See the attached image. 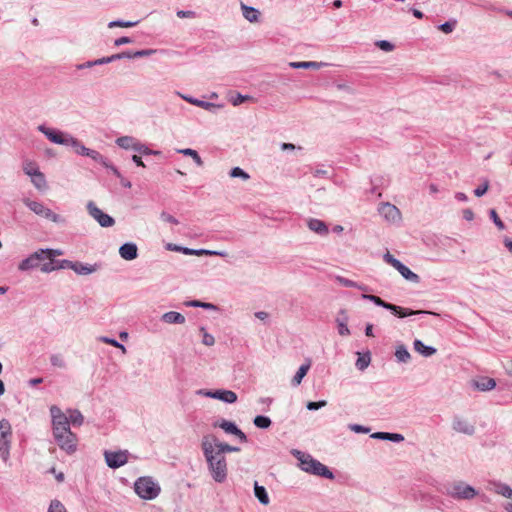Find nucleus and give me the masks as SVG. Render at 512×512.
I'll return each instance as SVG.
<instances>
[{
  "label": "nucleus",
  "instance_id": "obj_15",
  "mask_svg": "<svg viewBox=\"0 0 512 512\" xmlns=\"http://www.w3.org/2000/svg\"><path fill=\"white\" fill-rule=\"evenodd\" d=\"M46 259L44 249L32 253L29 257L21 261L18 268L21 271H27L39 266L40 262Z\"/></svg>",
  "mask_w": 512,
  "mask_h": 512
},
{
  "label": "nucleus",
  "instance_id": "obj_57",
  "mask_svg": "<svg viewBox=\"0 0 512 512\" xmlns=\"http://www.w3.org/2000/svg\"><path fill=\"white\" fill-rule=\"evenodd\" d=\"M336 280L339 284H341L344 287H353L354 288L357 286V282H354L352 280H349V279L341 277V276H337Z\"/></svg>",
  "mask_w": 512,
  "mask_h": 512
},
{
  "label": "nucleus",
  "instance_id": "obj_5",
  "mask_svg": "<svg viewBox=\"0 0 512 512\" xmlns=\"http://www.w3.org/2000/svg\"><path fill=\"white\" fill-rule=\"evenodd\" d=\"M446 494L455 500H471L478 492L464 481H455L446 487Z\"/></svg>",
  "mask_w": 512,
  "mask_h": 512
},
{
  "label": "nucleus",
  "instance_id": "obj_7",
  "mask_svg": "<svg viewBox=\"0 0 512 512\" xmlns=\"http://www.w3.org/2000/svg\"><path fill=\"white\" fill-rule=\"evenodd\" d=\"M383 259L386 263L390 264L392 267H394L404 279L407 281H410L412 283H418L420 278L419 276L412 272L407 266H405L403 263H401L398 259H396L392 254L389 252L385 253L383 256Z\"/></svg>",
  "mask_w": 512,
  "mask_h": 512
},
{
  "label": "nucleus",
  "instance_id": "obj_54",
  "mask_svg": "<svg viewBox=\"0 0 512 512\" xmlns=\"http://www.w3.org/2000/svg\"><path fill=\"white\" fill-rule=\"evenodd\" d=\"M326 405H327V401L326 400H321V401H318V402L310 401V402H308L306 404V408L308 410L312 411V410H318V409H320L322 407H325Z\"/></svg>",
  "mask_w": 512,
  "mask_h": 512
},
{
  "label": "nucleus",
  "instance_id": "obj_20",
  "mask_svg": "<svg viewBox=\"0 0 512 512\" xmlns=\"http://www.w3.org/2000/svg\"><path fill=\"white\" fill-rule=\"evenodd\" d=\"M137 251H138V249H137L136 244H134L132 242L125 243L119 248V254H120L121 258H123L124 260H127V261L136 259L138 256Z\"/></svg>",
  "mask_w": 512,
  "mask_h": 512
},
{
  "label": "nucleus",
  "instance_id": "obj_22",
  "mask_svg": "<svg viewBox=\"0 0 512 512\" xmlns=\"http://www.w3.org/2000/svg\"><path fill=\"white\" fill-rule=\"evenodd\" d=\"M53 433H62L70 431L69 419L65 414L62 417H58L52 420Z\"/></svg>",
  "mask_w": 512,
  "mask_h": 512
},
{
  "label": "nucleus",
  "instance_id": "obj_53",
  "mask_svg": "<svg viewBox=\"0 0 512 512\" xmlns=\"http://www.w3.org/2000/svg\"><path fill=\"white\" fill-rule=\"evenodd\" d=\"M376 46L385 52H390L394 49V45L387 40L377 41Z\"/></svg>",
  "mask_w": 512,
  "mask_h": 512
},
{
  "label": "nucleus",
  "instance_id": "obj_32",
  "mask_svg": "<svg viewBox=\"0 0 512 512\" xmlns=\"http://www.w3.org/2000/svg\"><path fill=\"white\" fill-rule=\"evenodd\" d=\"M182 253L186 254V255H197V256H201V255L224 256L225 255L224 252H220V251H212V250H206V249L196 250V249H190V248H186V247H183Z\"/></svg>",
  "mask_w": 512,
  "mask_h": 512
},
{
  "label": "nucleus",
  "instance_id": "obj_16",
  "mask_svg": "<svg viewBox=\"0 0 512 512\" xmlns=\"http://www.w3.org/2000/svg\"><path fill=\"white\" fill-rule=\"evenodd\" d=\"M88 213L98 222L100 225L115 224L114 219L108 214L100 210L93 201L87 203Z\"/></svg>",
  "mask_w": 512,
  "mask_h": 512
},
{
  "label": "nucleus",
  "instance_id": "obj_56",
  "mask_svg": "<svg viewBox=\"0 0 512 512\" xmlns=\"http://www.w3.org/2000/svg\"><path fill=\"white\" fill-rule=\"evenodd\" d=\"M249 99H251V96H249V95H242L240 93H237L236 97L231 99V103L234 106H238V105L244 103L245 101H247Z\"/></svg>",
  "mask_w": 512,
  "mask_h": 512
},
{
  "label": "nucleus",
  "instance_id": "obj_52",
  "mask_svg": "<svg viewBox=\"0 0 512 512\" xmlns=\"http://www.w3.org/2000/svg\"><path fill=\"white\" fill-rule=\"evenodd\" d=\"M154 53H155V50H153V49H143V50L131 51L132 59L147 57Z\"/></svg>",
  "mask_w": 512,
  "mask_h": 512
},
{
  "label": "nucleus",
  "instance_id": "obj_11",
  "mask_svg": "<svg viewBox=\"0 0 512 512\" xmlns=\"http://www.w3.org/2000/svg\"><path fill=\"white\" fill-rule=\"evenodd\" d=\"M198 395L220 400L225 403H235L237 401V394L231 390L218 389V390H206L201 389L197 391Z\"/></svg>",
  "mask_w": 512,
  "mask_h": 512
},
{
  "label": "nucleus",
  "instance_id": "obj_19",
  "mask_svg": "<svg viewBox=\"0 0 512 512\" xmlns=\"http://www.w3.org/2000/svg\"><path fill=\"white\" fill-rule=\"evenodd\" d=\"M349 315L346 309H340L335 317V322L338 328V333L341 336L350 335V330L348 328Z\"/></svg>",
  "mask_w": 512,
  "mask_h": 512
},
{
  "label": "nucleus",
  "instance_id": "obj_60",
  "mask_svg": "<svg viewBox=\"0 0 512 512\" xmlns=\"http://www.w3.org/2000/svg\"><path fill=\"white\" fill-rule=\"evenodd\" d=\"M488 187H489L488 182H485L483 185L478 186V187L474 190V194H475V196H477V197H481V196H483V195L487 192Z\"/></svg>",
  "mask_w": 512,
  "mask_h": 512
},
{
  "label": "nucleus",
  "instance_id": "obj_17",
  "mask_svg": "<svg viewBox=\"0 0 512 512\" xmlns=\"http://www.w3.org/2000/svg\"><path fill=\"white\" fill-rule=\"evenodd\" d=\"M470 384L474 390L481 392L491 391L496 387L495 379L487 376L474 378L471 380Z\"/></svg>",
  "mask_w": 512,
  "mask_h": 512
},
{
  "label": "nucleus",
  "instance_id": "obj_64",
  "mask_svg": "<svg viewBox=\"0 0 512 512\" xmlns=\"http://www.w3.org/2000/svg\"><path fill=\"white\" fill-rule=\"evenodd\" d=\"M56 268H57V266H55L54 262L50 260V262L44 263L41 266V271L44 273H49V272L55 270Z\"/></svg>",
  "mask_w": 512,
  "mask_h": 512
},
{
  "label": "nucleus",
  "instance_id": "obj_39",
  "mask_svg": "<svg viewBox=\"0 0 512 512\" xmlns=\"http://www.w3.org/2000/svg\"><path fill=\"white\" fill-rule=\"evenodd\" d=\"M69 424L72 423L76 426H81L84 422V417L79 410H69Z\"/></svg>",
  "mask_w": 512,
  "mask_h": 512
},
{
  "label": "nucleus",
  "instance_id": "obj_46",
  "mask_svg": "<svg viewBox=\"0 0 512 512\" xmlns=\"http://www.w3.org/2000/svg\"><path fill=\"white\" fill-rule=\"evenodd\" d=\"M457 25V21L455 19H451L449 21L444 22L438 26V29L441 30L445 34H449L453 32Z\"/></svg>",
  "mask_w": 512,
  "mask_h": 512
},
{
  "label": "nucleus",
  "instance_id": "obj_41",
  "mask_svg": "<svg viewBox=\"0 0 512 512\" xmlns=\"http://www.w3.org/2000/svg\"><path fill=\"white\" fill-rule=\"evenodd\" d=\"M214 445L217 446L221 452L225 455L227 452H239L240 448L231 446L229 444L220 442L219 439L214 435Z\"/></svg>",
  "mask_w": 512,
  "mask_h": 512
},
{
  "label": "nucleus",
  "instance_id": "obj_8",
  "mask_svg": "<svg viewBox=\"0 0 512 512\" xmlns=\"http://www.w3.org/2000/svg\"><path fill=\"white\" fill-rule=\"evenodd\" d=\"M53 436L60 449L68 454H72L76 451L77 437L71 430L62 433H53Z\"/></svg>",
  "mask_w": 512,
  "mask_h": 512
},
{
  "label": "nucleus",
  "instance_id": "obj_9",
  "mask_svg": "<svg viewBox=\"0 0 512 512\" xmlns=\"http://www.w3.org/2000/svg\"><path fill=\"white\" fill-rule=\"evenodd\" d=\"M451 427L454 432L466 436H473L476 433L475 424L468 418L461 415H456L453 417Z\"/></svg>",
  "mask_w": 512,
  "mask_h": 512
},
{
  "label": "nucleus",
  "instance_id": "obj_18",
  "mask_svg": "<svg viewBox=\"0 0 512 512\" xmlns=\"http://www.w3.org/2000/svg\"><path fill=\"white\" fill-rule=\"evenodd\" d=\"M215 426H218L219 428L223 429L226 433L235 435L239 438L242 442H247V436L245 433L240 430L237 425L234 422L228 421V420H221L220 422L216 423Z\"/></svg>",
  "mask_w": 512,
  "mask_h": 512
},
{
  "label": "nucleus",
  "instance_id": "obj_23",
  "mask_svg": "<svg viewBox=\"0 0 512 512\" xmlns=\"http://www.w3.org/2000/svg\"><path fill=\"white\" fill-rule=\"evenodd\" d=\"M491 485L493 486L492 490L494 493L512 500V488L508 484L493 481L491 482Z\"/></svg>",
  "mask_w": 512,
  "mask_h": 512
},
{
  "label": "nucleus",
  "instance_id": "obj_10",
  "mask_svg": "<svg viewBox=\"0 0 512 512\" xmlns=\"http://www.w3.org/2000/svg\"><path fill=\"white\" fill-rule=\"evenodd\" d=\"M37 129L43 133L52 143L64 146L68 145V138L71 136V134L55 128L47 127L44 124L39 125Z\"/></svg>",
  "mask_w": 512,
  "mask_h": 512
},
{
  "label": "nucleus",
  "instance_id": "obj_62",
  "mask_svg": "<svg viewBox=\"0 0 512 512\" xmlns=\"http://www.w3.org/2000/svg\"><path fill=\"white\" fill-rule=\"evenodd\" d=\"M349 428L356 433H368L370 431L369 428L358 424H352L349 426Z\"/></svg>",
  "mask_w": 512,
  "mask_h": 512
},
{
  "label": "nucleus",
  "instance_id": "obj_43",
  "mask_svg": "<svg viewBox=\"0 0 512 512\" xmlns=\"http://www.w3.org/2000/svg\"><path fill=\"white\" fill-rule=\"evenodd\" d=\"M23 171L26 175L31 177V176H34L37 173V171H40V170L35 162L26 160L23 163Z\"/></svg>",
  "mask_w": 512,
  "mask_h": 512
},
{
  "label": "nucleus",
  "instance_id": "obj_2",
  "mask_svg": "<svg viewBox=\"0 0 512 512\" xmlns=\"http://www.w3.org/2000/svg\"><path fill=\"white\" fill-rule=\"evenodd\" d=\"M293 456L299 461V467L306 473L321 476L327 479H334V474L327 466L314 459L310 454L299 450L292 451Z\"/></svg>",
  "mask_w": 512,
  "mask_h": 512
},
{
  "label": "nucleus",
  "instance_id": "obj_14",
  "mask_svg": "<svg viewBox=\"0 0 512 512\" xmlns=\"http://www.w3.org/2000/svg\"><path fill=\"white\" fill-rule=\"evenodd\" d=\"M128 451L127 450H121V451H105V461L107 465L110 468H119L123 465H125L128 461Z\"/></svg>",
  "mask_w": 512,
  "mask_h": 512
},
{
  "label": "nucleus",
  "instance_id": "obj_21",
  "mask_svg": "<svg viewBox=\"0 0 512 512\" xmlns=\"http://www.w3.org/2000/svg\"><path fill=\"white\" fill-rule=\"evenodd\" d=\"M182 99H184L185 101H187L188 103L190 104H193L197 107H201L205 110H208V111H213L214 109H218L221 107V105H218V104H214V103H211V102H207V101H203V100H199V99H196L194 97H191V96H187V95H183L181 93H177Z\"/></svg>",
  "mask_w": 512,
  "mask_h": 512
},
{
  "label": "nucleus",
  "instance_id": "obj_34",
  "mask_svg": "<svg viewBox=\"0 0 512 512\" xmlns=\"http://www.w3.org/2000/svg\"><path fill=\"white\" fill-rule=\"evenodd\" d=\"M254 493L259 502L263 505H268L270 500L266 489L263 486L258 485L257 482L254 484Z\"/></svg>",
  "mask_w": 512,
  "mask_h": 512
},
{
  "label": "nucleus",
  "instance_id": "obj_48",
  "mask_svg": "<svg viewBox=\"0 0 512 512\" xmlns=\"http://www.w3.org/2000/svg\"><path fill=\"white\" fill-rule=\"evenodd\" d=\"M98 340L100 342H103V343H106V344H109V345H112L116 348H119L123 353H126V348L124 345H122L121 343H119L117 340L115 339H112V338H109V337H106V336H100L98 338Z\"/></svg>",
  "mask_w": 512,
  "mask_h": 512
},
{
  "label": "nucleus",
  "instance_id": "obj_4",
  "mask_svg": "<svg viewBox=\"0 0 512 512\" xmlns=\"http://www.w3.org/2000/svg\"><path fill=\"white\" fill-rule=\"evenodd\" d=\"M136 494L145 500L155 499L160 493V486L151 477H140L134 484Z\"/></svg>",
  "mask_w": 512,
  "mask_h": 512
},
{
  "label": "nucleus",
  "instance_id": "obj_31",
  "mask_svg": "<svg viewBox=\"0 0 512 512\" xmlns=\"http://www.w3.org/2000/svg\"><path fill=\"white\" fill-rule=\"evenodd\" d=\"M290 67L294 69H319L320 67L324 66L325 63L323 62H314V61H301V62H291L289 63Z\"/></svg>",
  "mask_w": 512,
  "mask_h": 512
},
{
  "label": "nucleus",
  "instance_id": "obj_42",
  "mask_svg": "<svg viewBox=\"0 0 512 512\" xmlns=\"http://www.w3.org/2000/svg\"><path fill=\"white\" fill-rule=\"evenodd\" d=\"M253 423L256 427L261 429H267L271 425V419L267 416L258 415L254 418Z\"/></svg>",
  "mask_w": 512,
  "mask_h": 512
},
{
  "label": "nucleus",
  "instance_id": "obj_26",
  "mask_svg": "<svg viewBox=\"0 0 512 512\" xmlns=\"http://www.w3.org/2000/svg\"><path fill=\"white\" fill-rule=\"evenodd\" d=\"M241 10L244 18L249 22L256 23L259 21L260 12L256 8L241 3Z\"/></svg>",
  "mask_w": 512,
  "mask_h": 512
},
{
  "label": "nucleus",
  "instance_id": "obj_30",
  "mask_svg": "<svg viewBox=\"0 0 512 512\" xmlns=\"http://www.w3.org/2000/svg\"><path fill=\"white\" fill-rule=\"evenodd\" d=\"M395 357L400 363H408L411 360V355L403 344L396 346Z\"/></svg>",
  "mask_w": 512,
  "mask_h": 512
},
{
  "label": "nucleus",
  "instance_id": "obj_47",
  "mask_svg": "<svg viewBox=\"0 0 512 512\" xmlns=\"http://www.w3.org/2000/svg\"><path fill=\"white\" fill-rule=\"evenodd\" d=\"M229 175L232 178H241L243 180H248L250 178V175L240 167L232 168L229 172Z\"/></svg>",
  "mask_w": 512,
  "mask_h": 512
},
{
  "label": "nucleus",
  "instance_id": "obj_12",
  "mask_svg": "<svg viewBox=\"0 0 512 512\" xmlns=\"http://www.w3.org/2000/svg\"><path fill=\"white\" fill-rule=\"evenodd\" d=\"M25 204L27 207L33 211L35 214L42 216L46 220L52 221V222H60V216L53 211H51L49 208L45 207L42 203L32 200H26Z\"/></svg>",
  "mask_w": 512,
  "mask_h": 512
},
{
  "label": "nucleus",
  "instance_id": "obj_44",
  "mask_svg": "<svg viewBox=\"0 0 512 512\" xmlns=\"http://www.w3.org/2000/svg\"><path fill=\"white\" fill-rule=\"evenodd\" d=\"M86 157L91 158L95 162L100 163L102 166L107 165V158H105L102 154H100L98 151L90 149L88 150Z\"/></svg>",
  "mask_w": 512,
  "mask_h": 512
},
{
  "label": "nucleus",
  "instance_id": "obj_36",
  "mask_svg": "<svg viewBox=\"0 0 512 512\" xmlns=\"http://www.w3.org/2000/svg\"><path fill=\"white\" fill-rule=\"evenodd\" d=\"M49 360L51 365L55 368L64 369L67 366L64 356L60 353L50 355Z\"/></svg>",
  "mask_w": 512,
  "mask_h": 512
},
{
  "label": "nucleus",
  "instance_id": "obj_58",
  "mask_svg": "<svg viewBox=\"0 0 512 512\" xmlns=\"http://www.w3.org/2000/svg\"><path fill=\"white\" fill-rule=\"evenodd\" d=\"M176 15L179 18H194L196 16V13L192 10H178L176 12Z\"/></svg>",
  "mask_w": 512,
  "mask_h": 512
},
{
  "label": "nucleus",
  "instance_id": "obj_63",
  "mask_svg": "<svg viewBox=\"0 0 512 512\" xmlns=\"http://www.w3.org/2000/svg\"><path fill=\"white\" fill-rule=\"evenodd\" d=\"M133 42V39L127 36L120 37L114 41L115 46H121L125 44H130Z\"/></svg>",
  "mask_w": 512,
  "mask_h": 512
},
{
  "label": "nucleus",
  "instance_id": "obj_28",
  "mask_svg": "<svg viewBox=\"0 0 512 512\" xmlns=\"http://www.w3.org/2000/svg\"><path fill=\"white\" fill-rule=\"evenodd\" d=\"M70 269L78 275H88L96 271L95 266L83 264L81 262H74L73 265H70Z\"/></svg>",
  "mask_w": 512,
  "mask_h": 512
},
{
  "label": "nucleus",
  "instance_id": "obj_45",
  "mask_svg": "<svg viewBox=\"0 0 512 512\" xmlns=\"http://www.w3.org/2000/svg\"><path fill=\"white\" fill-rule=\"evenodd\" d=\"M138 24V21H124V20H114L109 22L108 27L114 28V27H123V28H130L134 27Z\"/></svg>",
  "mask_w": 512,
  "mask_h": 512
},
{
  "label": "nucleus",
  "instance_id": "obj_3",
  "mask_svg": "<svg viewBox=\"0 0 512 512\" xmlns=\"http://www.w3.org/2000/svg\"><path fill=\"white\" fill-rule=\"evenodd\" d=\"M362 298L373 302L377 306L383 307V308L391 311L393 314L397 315L400 318H404V317L411 316V315H417V314L436 315V313L431 312V311L411 310V309L403 308L401 306H397V305L385 302L380 297L371 295V294H363Z\"/></svg>",
  "mask_w": 512,
  "mask_h": 512
},
{
  "label": "nucleus",
  "instance_id": "obj_61",
  "mask_svg": "<svg viewBox=\"0 0 512 512\" xmlns=\"http://www.w3.org/2000/svg\"><path fill=\"white\" fill-rule=\"evenodd\" d=\"M50 413H51L52 420L65 415L62 412V410L58 406H55V405L51 406Z\"/></svg>",
  "mask_w": 512,
  "mask_h": 512
},
{
  "label": "nucleus",
  "instance_id": "obj_49",
  "mask_svg": "<svg viewBox=\"0 0 512 512\" xmlns=\"http://www.w3.org/2000/svg\"><path fill=\"white\" fill-rule=\"evenodd\" d=\"M200 332L202 334V343L205 346H213L215 344V338L213 335L209 334L204 327L200 328Z\"/></svg>",
  "mask_w": 512,
  "mask_h": 512
},
{
  "label": "nucleus",
  "instance_id": "obj_33",
  "mask_svg": "<svg viewBox=\"0 0 512 512\" xmlns=\"http://www.w3.org/2000/svg\"><path fill=\"white\" fill-rule=\"evenodd\" d=\"M309 369H310V362H307L306 364L301 365L299 367L298 371L296 372L295 376L292 379V385L293 386L300 385Z\"/></svg>",
  "mask_w": 512,
  "mask_h": 512
},
{
  "label": "nucleus",
  "instance_id": "obj_55",
  "mask_svg": "<svg viewBox=\"0 0 512 512\" xmlns=\"http://www.w3.org/2000/svg\"><path fill=\"white\" fill-rule=\"evenodd\" d=\"M46 259L54 261L56 256H60L63 254V251L60 249H44Z\"/></svg>",
  "mask_w": 512,
  "mask_h": 512
},
{
  "label": "nucleus",
  "instance_id": "obj_37",
  "mask_svg": "<svg viewBox=\"0 0 512 512\" xmlns=\"http://www.w3.org/2000/svg\"><path fill=\"white\" fill-rule=\"evenodd\" d=\"M177 152L184 156H190V158H192L194 160V162L197 164V166L203 165V161L196 150L191 149V148H184V149H179Z\"/></svg>",
  "mask_w": 512,
  "mask_h": 512
},
{
  "label": "nucleus",
  "instance_id": "obj_51",
  "mask_svg": "<svg viewBox=\"0 0 512 512\" xmlns=\"http://www.w3.org/2000/svg\"><path fill=\"white\" fill-rule=\"evenodd\" d=\"M48 512H66V508L60 501L53 500L50 503Z\"/></svg>",
  "mask_w": 512,
  "mask_h": 512
},
{
  "label": "nucleus",
  "instance_id": "obj_35",
  "mask_svg": "<svg viewBox=\"0 0 512 512\" xmlns=\"http://www.w3.org/2000/svg\"><path fill=\"white\" fill-rule=\"evenodd\" d=\"M30 178H31L33 185L38 190H44L47 188V182H46L45 176L41 171H37V173L34 176H31Z\"/></svg>",
  "mask_w": 512,
  "mask_h": 512
},
{
  "label": "nucleus",
  "instance_id": "obj_38",
  "mask_svg": "<svg viewBox=\"0 0 512 512\" xmlns=\"http://www.w3.org/2000/svg\"><path fill=\"white\" fill-rule=\"evenodd\" d=\"M358 359L356 360V367L360 370V371H363L365 370L370 362H371V356H370V353H366V354H363L361 355L360 353H358Z\"/></svg>",
  "mask_w": 512,
  "mask_h": 512
},
{
  "label": "nucleus",
  "instance_id": "obj_40",
  "mask_svg": "<svg viewBox=\"0 0 512 512\" xmlns=\"http://www.w3.org/2000/svg\"><path fill=\"white\" fill-rule=\"evenodd\" d=\"M134 151L139 152L142 155H160L161 151L152 150L147 147L145 144L137 141L136 146L134 147Z\"/></svg>",
  "mask_w": 512,
  "mask_h": 512
},
{
  "label": "nucleus",
  "instance_id": "obj_13",
  "mask_svg": "<svg viewBox=\"0 0 512 512\" xmlns=\"http://www.w3.org/2000/svg\"><path fill=\"white\" fill-rule=\"evenodd\" d=\"M379 216L388 223H397L401 220L399 209L391 203H381L378 208Z\"/></svg>",
  "mask_w": 512,
  "mask_h": 512
},
{
  "label": "nucleus",
  "instance_id": "obj_25",
  "mask_svg": "<svg viewBox=\"0 0 512 512\" xmlns=\"http://www.w3.org/2000/svg\"><path fill=\"white\" fill-rule=\"evenodd\" d=\"M161 320L167 324H184L186 319L184 315L179 312L169 311L161 316Z\"/></svg>",
  "mask_w": 512,
  "mask_h": 512
},
{
  "label": "nucleus",
  "instance_id": "obj_24",
  "mask_svg": "<svg viewBox=\"0 0 512 512\" xmlns=\"http://www.w3.org/2000/svg\"><path fill=\"white\" fill-rule=\"evenodd\" d=\"M413 348L417 353H419L420 355H422L424 357H431L432 355H434L437 352L436 348H434L432 346L425 345L419 339L414 340Z\"/></svg>",
  "mask_w": 512,
  "mask_h": 512
},
{
  "label": "nucleus",
  "instance_id": "obj_50",
  "mask_svg": "<svg viewBox=\"0 0 512 512\" xmlns=\"http://www.w3.org/2000/svg\"><path fill=\"white\" fill-rule=\"evenodd\" d=\"M319 237H326L329 233V226H308Z\"/></svg>",
  "mask_w": 512,
  "mask_h": 512
},
{
  "label": "nucleus",
  "instance_id": "obj_6",
  "mask_svg": "<svg viewBox=\"0 0 512 512\" xmlns=\"http://www.w3.org/2000/svg\"><path fill=\"white\" fill-rule=\"evenodd\" d=\"M12 428L8 420H0V459L7 463L10 458Z\"/></svg>",
  "mask_w": 512,
  "mask_h": 512
},
{
  "label": "nucleus",
  "instance_id": "obj_27",
  "mask_svg": "<svg viewBox=\"0 0 512 512\" xmlns=\"http://www.w3.org/2000/svg\"><path fill=\"white\" fill-rule=\"evenodd\" d=\"M71 146L77 155L86 156L89 148H87L79 139L72 135L68 138V145Z\"/></svg>",
  "mask_w": 512,
  "mask_h": 512
},
{
  "label": "nucleus",
  "instance_id": "obj_59",
  "mask_svg": "<svg viewBox=\"0 0 512 512\" xmlns=\"http://www.w3.org/2000/svg\"><path fill=\"white\" fill-rule=\"evenodd\" d=\"M113 60H121V59H132L131 51H123L117 54L112 55Z\"/></svg>",
  "mask_w": 512,
  "mask_h": 512
},
{
  "label": "nucleus",
  "instance_id": "obj_29",
  "mask_svg": "<svg viewBox=\"0 0 512 512\" xmlns=\"http://www.w3.org/2000/svg\"><path fill=\"white\" fill-rule=\"evenodd\" d=\"M137 141L138 140L132 136H121V137L117 138L115 142L122 149L134 150V147L136 146Z\"/></svg>",
  "mask_w": 512,
  "mask_h": 512
},
{
  "label": "nucleus",
  "instance_id": "obj_1",
  "mask_svg": "<svg viewBox=\"0 0 512 512\" xmlns=\"http://www.w3.org/2000/svg\"><path fill=\"white\" fill-rule=\"evenodd\" d=\"M201 449L206 460L208 470L218 483L227 478V462L225 455L214 445V435L206 434L201 439Z\"/></svg>",
  "mask_w": 512,
  "mask_h": 512
}]
</instances>
